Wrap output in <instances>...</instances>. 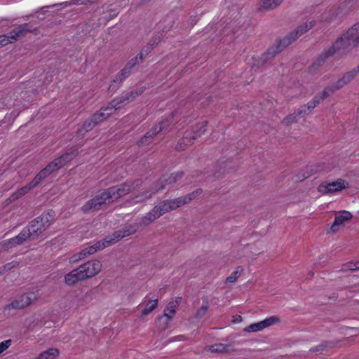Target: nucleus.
I'll return each instance as SVG.
<instances>
[{"instance_id": "obj_1", "label": "nucleus", "mask_w": 359, "mask_h": 359, "mask_svg": "<svg viewBox=\"0 0 359 359\" xmlns=\"http://www.w3.org/2000/svg\"><path fill=\"white\" fill-rule=\"evenodd\" d=\"M315 24V21H310L297 27L294 31L291 32L283 39L279 40L276 46L269 48L266 52L262 54L258 62V65L261 64L263 66L271 62L276 54L280 53L285 47L288 46L300 36L313 27Z\"/></svg>"}, {"instance_id": "obj_2", "label": "nucleus", "mask_w": 359, "mask_h": 359, "mask_svg": "<svg viewBox=\"0 0 359 359\" xmlns=\"http://www.w3.org/2000/svg\"><path fill=\"white\" fill-rule=\"evenodd\" d=\"M55 217V211L49 210L32 220L27 226V234L24 233V241L36 239L54 222Z\"/></svg>"}, {"instance_id": "obj_3", "label": "nucleus", "mask_w": 359, "mask_h": 359, "mask_svg": "<svg viewBox=\"0 0 359 359\" xmlns=\"http://www.w3.org/2000/svg\"><path fill=\"white\" fill-rule=\"evenodd\" d=\"M334 45L341 57L346 56L354 48L359 46V22L355 23L342 36L337 38Z\"/></svg>"}, {"instance_id": "obj_4", "label": "nucleus", "mask_w": 359, "mask_h": 359, "mask_svg": "<svg viewBox=\"0 0 359 359\" xmlns=\"http://www.w3.org/2000/svg\"><path fill=\"white\" fill-rule=\"evenodd\" d=\"M184 175L183 171H177L170 175H163L156 182L154 187L146 190L142 194L136 196L134 198L135 201L139 203L149 199L155 193L165 189L167 185L173 184L180 180Z\"/></svg>"}, {"instance_id": "obj_5", "label": "nucleus", "mask_w": 359, "mask_h": 359, "mask_svg": "<svg viewBox=\"0 0 359 359\" xmlns=\"http://www.w3.org/2000/svg\"><path fill=\"white\" fill-rule=\"evenodd\" d=\"M137 182L138 181H136V182ZM135 183V182L127 181L121 184L113 186L104 189V191L107 195V198H108V203H110L111 202H113L129 194L132 191ZM138 185L139 184L137 183L136 186Z\"/></svg>"}, {"instance_id": "obj_6", "label": "nucleus", "mask_w": 359, "mask_h": 359, "mask_svg": "<svg viewBox=\"0 0 359 359\" xmlns=\"http://www.w3.org/2000/svg\"><path fill=\"white\" fill-rule=\"evenodd\" d=\"M137 231V227L134 225H128L114 232L112 235L107 236L103 240L106 246L114 244L122 238L129 236Z\"/></svg>"}, {"instance_id": "obj_7", "label": "nucleus", "mask_w": 359, "mask_h": 359, "mask_svg": "<svg viewBox=\"0 0 359 359\" xmlns=\"http://www.w3.org/2000/svg\"><path fill=\"white\" fill-rule=\"evenodd\" d=\"M108 203V198L104 191L96 195L92 199L88 201L82 207L84 213L93 212L101 209L102 206Z\"/></svg>"}, {"instance_id": "obj_8", "label": "nucleus", "mask_w": 359, "mask_h": 359, "mask_svg": "<svg viewBox=\"0 0 359 359\" xmlns=\"http://www.w3.org/2000/svg\"><path fill=\"white\" fill-rule=\"evenodd\" d=\"M358 74L359 65L351 71L345 73L342 77L339 79L336 82L332 83L330 86L327 87V91H328V93L334 92L335 90L342 88L344 86L349 83Z\"/></svg>"}, {"instance_id": "obj_9", "label": "nucleus", "mask_w": 359, "mask_h": 359, "mask_svg": "<svg viewBox=\"0 0 359 359\" xmlns=\"http://www.w3.org/2000/svg\"><path fill=\"white\" fill-rule=\"evenodd\" d=\"M84 280L97 275L102 269V264L98 260L89 261L78 267Z\"/></svg>"}, {"instance_id": "obj_10", "label": "nucleus", "mask_w": 359, "mask_h": 359, "mask_svg": "<svg viewBox=\"0 0 359 359\" xmlns=\"http://www.w3.org/2000/svg\"><path fill=\"white\" fill-rule=\"evenodd\" d=\"M335 54L339 55V52L332 43V44L329 48L324 49L323 51L315 59L311 68L313 70L319 69L326 62V61L330 57L334 56Z\"/></svg>"}, {"instance_id": "obj_11", "label": "nucleus", "mask_w": 359, "mask_h": 359, "mask_svg": "<svg viewBox=\"0 0 359 359\" xmlns=\"http://www.w3.org/2000/svg\"><path fill=\"white\" fill-rule=\"evenodd\" d=\"M280 322V320L278 316H273L260 322L250 324L244 329V331L248 332H256L261 331L269 326L279 323Z\"/></svg>"}, {"instance_id": "obj_12", "label": "nucleus", "mask_w": 359, "mask_h": 359, "mask_svg": "<svg viewBox=\"0 0 359 359\" xmlns=\"http://www.w3.org/2000/svg\"><path fill=\"white\" fill-rule=\"evenodd\" d=\"M347 187H348V183L343 179H339L330 183L321 184L318 189L323 194H327L340 191Z\"/></svg>"}, {"instance_id": "obj_13", "label": "nucleus", "mask_w": 359, "mask_h": 359, "mask_svg": "<svg viewBox=\"0 0 359 359\" xmlns=\"http://www.w3.org/2000/svg\"><path fill=\"white\" fill-rule=\"evenodd\" d=\"M352 217V214L348 211L343 210L339 212L334 218V222L330 227V231L335 233L338 230L337 226L344 225L345 223L351 219Z\"/></svg>"}, {"instance_id": "obj_14", "label": "nucleus", "mask_w": 359, "mask_h": 359, "mask_svg": "<svg viewBox=\"0 0 359 359\" xmlns=\"http://www.w3.org/2000/svg\"><path fill=\"white\" fill-rule=\"evenodd\" d=\"M133 102L129 96L128 92L123 93L121 96L113 99L109 104L107 106V109H118L122 104Z\"/></svg>"}, {"instance_id": "obj_15", "label": "nucleus", "mask_w": 359, "mask_h": 359, "mask_svg": "<svg viewBox=\"0 0 359 359\" xmlns=\"http://www.w3.org/2000/svg\"><path fill=\"white\" fill-rule=\"evenodd\" d=\"M178 198L172 200H164L158 203L157 205L162 214L164 215L170 211L176 210L177 208L181 207V205L178 203Z\"/></svg>"}, {"instance_id": "obj_16", "label": "nucleus", "mask_w": 359, "mask_h": 359, "mask_svg": "<svg viewBox=\"0 0 359 359\" xmlns=\"http://www.w3.org/2000/svg\"><path fill=\"white\" fill-rule=\"evenodd\" d=\"M196 139V136H193L191 131L187 130L182 138L178 141L176 145V149L177 151L185 150L189 145L193 144L194 140Z\"/></svg>"}, {"instance_id": "obj_17", "label": "nucleus", "mask_w": 359, "mask_h": 359, "mask_svg": "<svg viewBox=\"0 0 359 359\" xmlns=\"http://www.w3.org/2000/svg\"><path fill=\"white\" fill-rule=\"evenodd\" d=\"M84 280L79 268L73 269L65 276V283L69 286L76 285L79 281Z\"/></svg>"}, {"instance_id": "obj_18", "label": "nucleus", "mask_w": 359, "mask_h": 359, "mask_svg": "<svg viewBox=\"0 0 359 359\" xmlns=\"http://www.w3.org/2000/svg\"><path fill=\"white\" fill-rule=\"evenodd\" d=\"M162 215V212L160 211V209H158V207L156 205L145 216L142 218L141 223L144 226H147Z\"/></svg>"}, {"instance_id": "obj_19", "label": "nucleus", "mask_w": 359, "mask_h": 359, "mask_svg": "<svg viewBox=\"0 0 359 359\" xmlns=\"http://www.w3.org/2000/svg\"><path fill=\"white\" fill-rule=\"evenodd\" d=\"M50 174L48 170L44 168L42 169L34 177V179L27 186H24V194L32 189L34 188L39 184L43 180L49 176Z\"/></svg>"}, {"instance_id": "obj_20", "label": "nucleus", "mask_w": 359, "mask_h": 359, "mask_svg": "<svg viewBox=\"0 0 359 359\" xmlns=\"http://www.w3.org/2000/svg\"><path fill=\"white\" fill-rule=\"evenodd\" d=\"M173 121V115H171L166 118L162 120L158 124L155 125L151 129L154 133L156 135L161 132L166 133L171 130L170 126Z\"/></svg>"}, {"instance_id": "obj_21", "label": "nucleus", "mask_w": 359, "mask_h": 359, "mask_svg": "<svg viewBox=\"0 0 359 359\" xmlns=\"http://www.w3.org/2000/svg\"><path fill=\"white\" fill-rule=\"evenodd\" d=\"M329 95L328 91H327V88H325L323 91L314 96L311 100H310L306 105L307 109H309L311 112V111L318 105L322 101H323L325 98H327Z\"/></svg>"}, {"instance_id": "obj_22", "label": "nucleus", "mask_w": 359, "mask_h": 359, "mask_svg": "<svg viewBox=\"0 0 359 359\" xmlns=\"http://www.w3.org/2000/svg\"><path fill=\"white\" fill-rule=\"evenodd\" d=\"M105 247L107 246L104 241H98L93 245L85 248L83 250H81V252L83 255L84 257H86L87 255H93L95 252H96L98 250L103 249Z\"/></svg>"}, {"instance_id": "obj_23", "label": "nucleus", "mask_w": 359, "mask_h": 359, "mask_svg": "<svg viewBox=\"0 0 359 359\" xmlns=\"http://www.w3.org/2000/svg\"><path fill=\"white\" fill-rule=\"evenodd\" d=\"M203 193V190L201 189H197L196 190L189 193L185 196L178 197L179 201L178 203L181 205V206L189 203L190 201L194 200L197 196L201 195Z\"/></svg>"}, {"instance_id": "obj_24", "label": "nucleus", "mask_w": 359, "mask_h": 359, "mask_svg": "<svg viewBox=\"0 0 359 359\" xmlns=\"http://www.w3.org/2000/svg\"><path fill=\"white\" fill-rule=\"evenodd\" d=\"M96 125L94 122H91V118L90 117L86 120L81 128L77 130V135L79 137H83L86 133L93 130Z\"/></svg>"}, {"instance_id": "obj_25", "label": "nucleus", "mask_w": 359, "mask_h": 359, "mask_svg": "<svg viewBox=\"0 0 359 359\" xmlns=\"http://www.w3.org/2000/svg\"><path fill=\"white\" fill-rule=\"evenodd\" d=\"M58 355L59 350L57 348H50L42 352L37 359H55Z\"/></svg>"}, {"instance_id": "obj_26", "label": "nucleus", "mask_w": 359, "mask_h": 359, "mask_svg": "<svg viewBox=\"0 0 359 359\" xmlns=\"http://www.w3.org/2000/svg\"><path fill=\"white\" fill-rule=\"evenodd\" d=\"M208 122L206 121H202L198 123L194 129L191 130L193 136H196V139L203 134L207 129Z\"/></svg>"}, {"instance_id": "obj_27", "label": "nucleus", "mask_w": 359, "mask_h": 359, "mask_svg": "<svg viewBox=\"0 0 359 359\" xmlns=\"http://www.w3.org/2000/svg\"><path fill=\"white\" fill-rule=\"evenodd\" d=\"M78 154V151L76 150H72L70 151L66 152L60 157L57 158L59 160H61V165L63 167L67 162L73 160Z\"/></svg>"}, {"instance_id": "obj_28", "label": "nucleus", "mask_w": 359, "mask_h": 359, "mask_svg": "<svg viewBox=\"0 0 359 359\" xmlns=\"http://www.w3.org/2000/svg\"><path fill=\"white\" fill-rule=\"evenodd\" d=\"M158 306V299H155L154 300H149L144 309L142 311L141 315L144 317L149 315L151 312H152Z\"/></svg>"}, {"instance_id": "obj_29", "label": "nucleus", "mask_w": 359, "mask_h": 359, "mask_svg": "<svg viewBox=\"0 0 359 359\" xmlns=\"http://www.w3.org/2000/svg\"><path fill=\"white\" fill-rule=\"evenodd\" d=\"M334 343L329 341H324L320 344L310 349V352H316L323 353L327 351L328 347H332Z\"/></svg>"}, {"instance_id": "obj_30", "label": "nucleus", "mask_w": 359, "mask_h": 359, "mask_svg": "<svg viewBox=\"0 0 359 359\" xmlns=\"http://www.w3.org/2000/svg\"><path fill=\"white\" fill-rule=\"evenodd\" d=\"M78 1H79L78 0H72L69 1H65V2H62V3H59V4H54L49 5V6H43L42 8H41V13L44 14L45 13L48 12V8H53V7H55L57 6H62L64 7H66L68 6L76 5V4H78Z\"/></svg>"}, {"instance_id": "obj_31", "label": "nucleus", "mask_w": 359, "mask_h": 359, "mask_svg": "<svg viewBox=\"0 0 359 359\" xmlns=\"http://www.w3.org/2000/svg\"><path fill=\"white\" fill-rule=\"evenodd\" d=\"M156 135L154 133L153 130L151 129L149 132H147L144 137H142L138 142V146H143L145 144H149L152 142L153 137Z\"/></svg>"}, {"instance_id": "obj_32", "label": "nucleus", "mask_w": 359, "mask_h": 359, "mask_svg": "<svg viewBox=\"0 0 359 359\" xmlns=\"http://www.w3.org/2000/svg\"><path fill=\"white\" fill-rule=\"evenodd\" d=\"M283 0H262V7L266 10H273L280 4Z\"/></svg>"}, {"instance_id": "obj_33", "label": "nucleus", "mask_w": 359, "mask_h": 359, "mask_svg": "<svg viewBox=\"0 0 359 359\" xmlns=\"http://www.w3.org/2000/svg\"><path fill=\"white\" fill-rule=\"evenodd\" d=\"M60 162L61 160H59L56 158L53 161L49 163L45 168L48 170V171H49L50 174H51L53 172L57 171L62 168Z\"/></svg>"}, {"instance_id": "obj_34", "label": "nucleus", "mask_w": 359, "mask_h": 359, "mask_svg": "<svg viewBox=\"0 0 359 359\" xmlns=\"http://www.w3.org/2000/svg\"><path fill=\"white\" fill-rule=\"evenodd\" d=\"M243 271V269L241 266H238L236 269L233 272H232L229 276L226 278V282L229 283H235L238 278V277L241 276Z\"/></svg>"}, {"instance_id": "obj_35", "label": "nucleus", "mask_w": 359, "mask_h": 359, "mask_svg": "<svg viewBox=\"0 0 359 359\" xmlns=\"http://www.w3.org/2000/svg\"><path fill=\"white\" fill-rule=\"evenodd\" d=\"M8 248H12L15 247L16 245H19L22 243V233H20L17 236L12 238L8 240H5Z\"/></svg>"}, {"instance_id": "obj_36", "label": "nucleus", "mask_w": 359, "mask_h": 359, "mask_svg": "<svg viewBox=\"0 0 359 359\" xmlns=\"http://www.w3.org/2000/svg\"><path fill=\"white\" fill-rule=\"evenodd\" d=\"M131 69L126 66L121 69L119 73L116 75V79H118V83H121L126 78L131 74Z\"/></svg>"}, {"instance_id": "obj_37", "label": "nucleus", "mask_w": 359, "mask_h": 359, "mask_svg": "<svg viewBox=\"0 0 359 359\" xmlns=\"http://www.w3.org/2000/svg\"><path fill=\"white\" fill-rule=\"evenodd\" d=\"M107 107H102L100 108V109L95 112L97 116L100 117V119L104 121V120L107 119L111 114L113 113L114 111L116 109H107Z\"/></svg>"}, {"instance_id": "obj_38", "label": "nucleus", "mask_w": 359, "mask_h": 359, "mask_svg": "<svg viewBox=\"0 0 359 359\" xmlns=\"http://www.w3.org/2000/svg\"><path fill=\"white\" fill-rule=\"evenodd\" d=\"M25 295V298H24V304L26 306L31 305L34 302H35L37 299V295L35 294V292H27L26 294H24V296Z\"/></svg>"}, {"instance_id": "obj_39", "label": "nucleus", "mask_w": 359, "mask_h": 359, "mask_svg": "<svg viewBox=\"0 0 359 359\" xmlns=\"http://www.w3.org/2000/svg\"><path fill=\"white\" fill-rule=\"evenodd\" d=\"M175 306H176L174 302H171L168 304L164 314V316L168 318V320H171L172 315L175 313Z\"/></svg>"}, {"instance_id": "obj_40", "label": "nucleus", "mask_w": 359, "mask_h": 359, "mask_svg": "<svg viewBox=\"0 0 359 359\" xmlns=\"http://www.w3.org/2000/svg\"><path fill=\"white\" fill-rule=\"evenodd\" d=\"M297 116H299L297 115V112L290 114L284 118V119L283 120V123L287 126L290 125L293 123H297L298 121Z\"/></svg>"}, {"instance_id": "obj_41", "label": "nucleus", "mask_w": 359, "mask_h": 359, "mask_svg": "<svg viewBox=\"0 0 359 359\" xmlns=\"http://www.w3.org/2000/svg\"><path fill=\"white\" fill-rule=\"evenodd\" d=\"M359 269V261L358 262H348L343 265L342 271H356Z\"/></svg>"}, {"instance_id": "obj_42", "label": "nucleus", "mask_w": 359, "mask_h": 359, "mask_svg": "<svg viewBox=\"0 0 359 359\" xmlns=\"http://www.w3.org/2000/svg\"><path fill=\"white\" fill-rule=\"evenodd\" d=\"M22 33V28L21 27H18V29H13L11 32H9L8 34V38L13 41V42L15 41L18 39V37L20 36V35Z\"/></svg>"}, {"instance_id": "obj_43", "label": "nucleus", "mask_w": 359, "mask_h": 359, "mask_svg": "<svg viewBox=\"0 0 359 359\" xmlns=\"http://www.w3.org/2000/svg\"><path fill=\"white\" fill-rule=\"evenodd\" d=\"M153 48L154 47L151 46L149 43L145 46L139 53L140 60H143V59L152 50Z\"/></svg>"}, {"instance_id": "obj_44", "label": "nucleus", "mask_w": 359, "mask_h": 359, "mask_svg": "<svg viewBox=\"0 0 359 359\" xmlns=\"http://www.w3.org/2000/svg\"><path fill=\"white\" fill-rule=\"evenodd\" d=\"M210 350L212 353H222L226 351V346L222 344H214L210 346Z\"/></svg>"}, {"instance_id": "obj_45", "label": "nucleus", "mask_w": 359, "mask_h": 359, "mask_svg": "<svg viewBox=\"0 0 359 359\" xmlns=\"http://www.w3.org/2000/svg\"><path fill=\"white\" fill-rule=\"evenodd\" d=\"M22 195V188L19 189L17 192L13 193L7 200V204L12 203L20 198Z\"/></svg>"}, {"instance_id": "obj_46", "label": "nucleus", "mask_w": 359, "mask_h": 359, "mask_svg": "<svg viewBox=\"0 0 359 359\" xmlns=\"http://www.w3.org/2000/svg\"><path fill=\"white\" fill-rule=\"evenodd\" d=\"M208 309H209V307H208V304L202 305V306L197 311L196 316H195L196 318H203L207 313Z\"/></svg>"}, {"instance_id": "obj_47", "label": "nucleus", "mask_w": 359, "mask_h": 359, "mask_svg": "<svg viewBox=\"0 0 359 359\" xmlns=\"http://www.w3.org/2000/svg\"><path fill=\"white\" fill-rule=\"evenodd\" d=\"M142 60H140V57L139 55L132 59H130L126 66H127L130 69H133L135 66H136L137 64H139Z\"/></svg>"}, {"instance_id": "obj_48", "label": "nucleus", "mask_w": 359, "mask_h": 359, "mask_svg": "<svg viewBox=\"0 0 359 359\" xmlns=\"http://www.w3.org/2000/svg\"><path fill=\"white\" fill-rule=\"evenodd\" d=\"M22 308V305L18 300H14L11 304H8L6 309H20Z\"/></svg>"}, {"instance_id": "obj_49", "label": "nucleus", "mask_w": 359, "mask_h": 359, "mask_svg": "<svg viewBox=\"0 0 359 359\" xmlns=\"http://www.w3.org/2000/svg\"><path fill=\"white\" fill-rule=\"evenodd\" d=\"M309 113H311V111L309 109H307V107H306L305 104L302 105L297 110V115L300 117H303L305 115L309 114Z\"/></svg>"}, {"instance_id": "obj_50", "label": "nucleus", "mask_w": 359, "mask_h": 359, "mask_svg": "<svg viewBox=\"0 0 359 359\" xmlns=\"http://www.w3.org/2000/svg\"><path fill=\"white\" fill-rule=\"evenodd\" d=\"M12 341L11 339L5 340L0 343V354L9 348L11 345Z\"/></svg>"}, {"instance_id": "obj_51", "label": "nucleus", "mask_w": 359, "mask_h": 359, "mask_svg": "<svg viewBox=\"0 0 359 359\" xmlns=\"http://www.w3.org/2000/svg\"><path fill=\"white\" fill-rule=\"evenodd\" d=\"M18 265H19V262H18L13 261L11 262H9V263L4 265L1 267H2L3 269H4V272H5L6 271L11 270L12 269L16 267Z\"/></svg>"}, {"instance_id": "obj_52", "label": "nucleus", "mask_w": 359, "mask_h": 359, "mask_svg": "<svg viewBox=\"0 0 359 359\" xmlns=\"http://www.w3.org/2000/svg\"><path fill=\"white\" fill-rule=\"evenodd\" d=\"M84 256L82 254L81 251L79 252V253L76 254V255H74L73 256H72L70 258H69V262L70 263H75V262H77L78 261L81 260V259H84Z\"/></svg>"}, {"instance_id": "obj_53", "label": "nucleus", "mask_w": 359, "mask_h": 359, "mask_svg": "<svg viewBox=\"0 0 359 359\" xmlns=\"http://www.w3.org/2000/svg\"><path fill=\"white\" fill-rule=\"evenodd\" d=\"M9 43H13V41L10 40L6 34L0 35V48L5 46Z\"/></svg>"}, {"instance_id": "obj_54", "label": "nucleus", "mask_w": 359, "mask_h": 359, "mask_svg": "<svg viewBox=\"0 0 359 359\" xmlns=\"http://www.w3.org/2000/svg\"><path fill=\"white\" fill-rule=\"evenodd\" d=\"M121 83H118V79H116V77L113 81V82L109 85V91L110 92H115L120 86Z\"/></svg>"}, {"instance_id": "obj_55", "label": "nucleus", "mask_w": 359, "mask_h": 359, "mask_svg": "<svg viewBox=\"0 0 359 359\" xmlns=\"http://www.w3.org/2000/svg\"><path fill=\"white\" fill-rule=\"evenodd\" d=\"M163 38V36L162 34H158V35H156L155 36H154L149 42V43L154 47L155 46L158 45V43L161 41Z\"/></svg>"}, {"instance_id": "obj_56", "label": "nucleus", "mask_w": 359, "mask_h": 359, "mask_svg": "<svg viewBox=\"0 0 359 359\" xmlns=\"http://www.w3.org/2000/svg\"><path fill=\"white\" fill-rule=\"evenodd\" d=\"M143 93L142 90H131L128 92L129 96L130 97L132 101H133L139 95H141Z\"/></svg>"}, {"instance_id": "obj_57", "label": "nucleus", "mask_w": 359, "mask_h": 359, "mask_svg": "<svg viewBox=\"0 0 359 359\" xmlns=\"http://www.w3.org/2000/svg\"><path fill=\"white\" fill-rule=\"evenodd\" d=\"M90 118L91 122H94L96 126L102 122V121L100 119V117L97 116L96 113L93 114Z\"/></svg>"}, {"instance_id": "obj_58", "label": "nucleus", "mask_w": 359, "mask_h": 359, "mask_svg": "<svg viewBox=\"0 0 359 359\" xmlns=\"http://www.w3.org/2000/svg\"><path fill=\"white\" fill-rule=\"evenodd\" d=\"M9 250L6 243L5 242V241H3L0 243V252H3V251H6V250Z\"/></svg>"}, {"instance_id": "obj_59", "label": "nucleus", "mask_w": 359, "mask_h": 359, "mask_svg": "<svg viewBox=\"0 0 359 359\" xmlns=\"http://www.w3.org/2000/svg\"><path fill=\"white\" fill-rule=\"evenodd\" d=\"M233 323H239L242 321V317L239 315H236L233 316Z\"/></svg>"}, {"instance_id": "obj_60", "label": "nucleus", "mask_w": 359, "mask_h": 359, "mask_svg": "<svg viewBox=\"0 0 359 359\" xmlns=\"http://www.w3.org/2000/svg\"><path fill=\"white\" fill-rule=\"evenodd\" d=\"M309 175H310L309 174H307L306 175L305 174H303L302 176L299 177L298 179L302 181V180H304V179L309 177Z\"/></svg>"}, {"instance_id": "obj_61", "label": "nucleus", "mask_w": 359, "mask_h": 359, "mask_svg": "<svg viewBox=\"0 0 359 359\" xmlns=\"http://www.w3.org/2000/svg\"><path fill=\"white\" fill-rule=\"evenodd\" d=\"M24 32H30L31 30L27 28V25L26 23H24V28H23Z\"/></svg>"}, {"instance_id": "obj_62", "label": "nucleus", "mask_w": 359, "mask_h": 359, "mask_svg": "<svg viewBox=\"0 0 359 359\" xmlns=\"http://www.w3.org/2000/svg\"><path fill=\"white\" fill-rule=\"evenodd\" d=\"M4 273V269H2V267H0V275L3 274Z\"/></svg>"}, {"instance_id": "obj_63", "label": "nucleus", "mask_w": 359, "mask_h": 359, "mask_svg": "<svg viewBox=\"0 0 359 359\" xmlns=\"http://www.w3.org/2000/svg\"><path fill=\"white\" fill-rule=\"evenodd\" d=\"M146 1H149L150 0H145Z\"/></svg>"}]
</instances>
